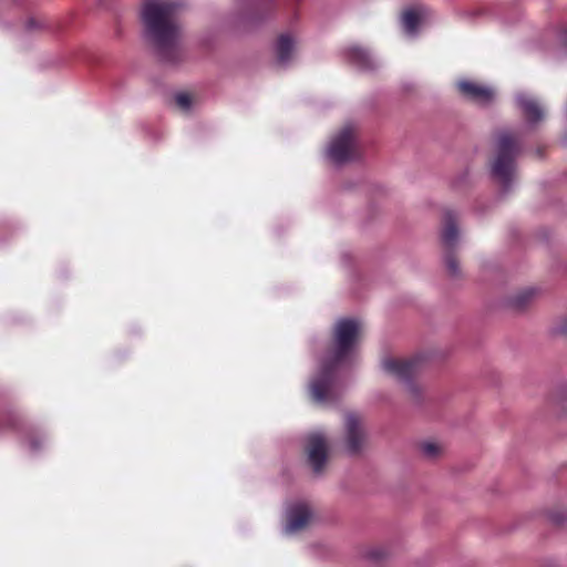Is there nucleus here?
<instances>
[{"label": "nucleus", "instance_id": "nucleus-1", "mask_svg": "<svg viewBox=\"0 0 567 567\" xmlns=\"http://www.w3.org/2000/svg\"><path fill=\"white\" fill-rule=\"evenodd\" d=\"M361 323L353 318H341L334 323L330 350L321 359L309 380V393L313 402L330 406L339 402L346 385L341 373L357 360Z\"/></svg>", "mask_w": 567, "mask_h": 567}, {"label": "nucleus", "instance_id": "nucleus-2", "mask_svg": "<svg viewBox=\"0 0 567 567\" xmlns=\"http://www.w3.org/2000/svg\"><path fill=\"white\" fill-rule=\"evenodd\" d=\"M178 8L173 0H146L142 8L146 39L157 56L169 64L184 58L182 30L175 18Z\"/></svg>", "mask_w": 567, "mask_h": 567}, {"label": "nucleus", "instance_id": "nucleus-3", "mask_svg": "<svg viewBox=\"0 0 567 567\" xmlns=\"http://www.w3.org/2000/svg\"><path fill=\"white\" fill-rule=\"evenodd\" d=\"M520 151L518 137L509 132L502 131L495 140V157L491 163L493 177L507 192L514 182L516 172V157Z\"/></svg>", "mask_w": 567, "mask_h": 567}, {"label": "nucleus", "instance_id": "nucleus-4", "mask_svg": "<svg viewBox=\"0 0 567 567\" xmlns=\"http://www.w3.org/2000/svg\"><path fill=\"white\" fill-rule=\"evenodd\" d=\"M326 153L336 165L355 159L358 157V144L354 126L347 124L336 133L329 142Z\"/></svg>", "mask_w": 567, "mask_h": 567}, {"label": "nucleus", "instance_id": "nucleus-5", "mask_svg": "<svg viewBox=\"0 0 567 567\" xmlns=\"http://www.w3.org/2000/svg\"><path fill=\"white\" fill-rule=\"evenodd\" d=\"M460 237L457 227V214L452 209H446L443 213L441 240L444 247L445 266L451 276L460 275L458 261L453 255Z\"/></svg>", "mask_w": 567, "mask_h": 567}, {"label": "nucleus", "instance_id": "nucleus-6", "mask_svg": "<svg viewBox=\"0 0 567 567\" xmlns=\"http://www.w3.org/2000/svg\"><path fill=\"white\" fill-rule=\"evenodd\" d=\"M382 369L390 375L409 385L411 391L414 386L411 383L412 378L419 372L420 360L417 358H385L382 360Z\"/></svg>", "mask_w": 567, "mask_h": 567}, {"label": "nucleus", "instance_id": "nucleus-7", "mask_svg": "<svg viewBox=\"0 0 567 567\" xmlns=\"http://www.w3.org/2000/svg\"><path fill=\"white\" fill-rule=\"evenodd\" d=\"M284 534L293 535L303 530L312 518V511L306 502L297 501L286 507Z\"/></svg>", "mask_w": 567, "mask_h": 567}, {"label": "nucleus", "instance_id": "nucleus-8", "mask_svg": "<svg viewBox=\"0 0 567 567\" xmlns=\"http://www.w3.org/2000/svg\"><path fill=\"white\" fill-rule=\"evenodd\" d=\"M308 462L316 474H320L326 465L328 446L324 435L313 432L308 436L307 444Z\"/></svg>", "mask_w": 567, "mask_h": 567}, {"label": "nucleus", "instance_id": "nucleus-9", "mask_svg": "<svg viewBox=\"0 0 567 567\" xmlns=\"http://www.w3.org/2000/svg\"><path fill=\"white\" fill-rule=\"evenodd\" d=\"M365 432L361 420L353 413H348L344 417V444L350 454L358 453L364 443Z\"/></svg>", "mask_w": 567, "mask_h": 567}, {"label": "nucleus", "instance_id": "nucleus-10", "mask_svg": "<svg viewBox=\"0 0 567 567\" xmlns=\"http://www.w3.org/2000/svg\"><path fill=\"white\" fill-rule=\"evenodd\" d=\"M276 64L280 68L289 66L297 58L298 42L290 33H282L274 45Z\"/></svg>", "mask_w": 567, "mask_h": 567}, {"label": "nucleus", "instance_id": "nucleus-11", "mask_svg": "<svg viewBox=\"0 0 567 567\" xmlns=\"http://www.w3.org/2000/svg\"><path fill=\"white\" fill-rule=\"evenodd\" d=\"M457 87L466 99L478 104H488L494 99V91L491 87L471 81H460Z\"/></svg>", "mask_w": 567, "mask_h": 567}, {"label": "nucleus", "instance_id": "nucleus-12", "mask_svg": "<svg viewBox=\"0 0 567 567\" xmlns=\"http://www.w3.org/2000/svg\"><path fill=\"white\" fill-rule=\"evenodd\" d=\"M516 102L530 126L536 125L544 118L545 112L534 97L519 93L516 96Z\"/></svg>", "mask_w": 567, "mask_h": 567}, {"label": "nucleus", "instance_id": "nucleus-13", "mask_svg": "<svg viewBox=\"0 0 567 567\" xmlns=\"http://www.w3.org/2000/svg\"><path fill=\"white\" fill-rule=\"evenodd\" d=\"M346 58L351 64L363 71L374 70L378 66V61L372 53L361 47L348 48Z\"/></svg>", "mask_w": 567, "mask_h": 567}, {"label": "nucleus", "instance_id": "nucleus-14", "mask_svg": "<svg viewBox=\"0 0 567 567\" xmlns=\"http://www.w3.org/2000/svg\"><path fill=\"white\" fill-rule=\"evenodd\" d=\"M537 293L538 290L535 288L519 290L509 298L508 306L517 311L524 310L535 300Z\"/></svg>", "mask_w": 567, "mask_h": 567}, {"label": "nucleus", "instance_id": "nucleus-15", "mask_svg": "<svg viewBox=\"0 0 567 567\" xmlns=\"http://www.w3.org/2000/svg\"><path fill=\"white\" fill-rule=\"evenodd\" d=\"M421 20V14L415 9H408L402 13L401 23L404 32L414 37L417 32V27Z\"/></svg>", "mask_w": 567, "mask_h": 567}, {"label": "nucleus", "instance_id": "nucleus-16", "mask_svg": "<svg viewBox=\"0 0 567 567\" xmlns=\"http://www.w3.org/2000/svg\"><path fill=\"white\" fill-rule=\"evenodd\" d=\"M421 453L427 458H435L440 455L442 447L434 442H423L420 445Z\"/></svg>", "mask_w": 567, "mask_h": 567}, {"label": "nucleus", "instance_id": "nucleus-17", "mask_svg": "<svg viewBox=\"0 0 567 567\" xmlns=\"http://www.w3.org/2000/svg\"><path fill=\"white\" fill-rule=\"evenodd\" d=\"M175 101H176V104L183 110V111H188L190 109V105H192V99L188 94L186 93H178L176 96H175Z\"/></svg>", "mask_w": 567, "mask_h": 567}, {"label": "nucleus", "instance_id": "nucleus-18", "mask_svg": "<svg viewBox=\"0 0 567 567\" xmlns=\"http://www.w3.org/2000/svg\"><path fill=\"white\" fill-rule=\"evenodd\" d=\"M43 443H44V437H42V436L35 437L32 435L29 437V447L32 452L39 451Z\"/></svg>", "mask_w": 567, "mask_h": 567}, {"label": "nucleus", "instance_id": "nucleus-19", "mask_svg": "<svg viewBox=\"0 0 567 567\" xmlns=\"http://www.w3.org/2000/svg\"><path fill=\"white\" fill-rule=\"evenodd\" d=\"M566 513L565 512H558V513H553L550 515V519L555 523V524H563L565 520H566Z\"/></svg>", "mask_w": 567, "mask_h": 567}, {"label": "nucleus", "instance_id": "nucleus-20", "mask_svg": "<svg viewBox=\"0 0 567 567\" xmlns=\"http://www.w3.org/2000/svg\"><path fill=\"white\" fill-rule=\"evenodd\" d=\"M368 556L371 558V559H374V560H378V559H381L385 556V553L383 549H380V548H377V549H372L369 551Z\"/></svg>", "mask_w": 567, "mask_h": 567}, {"label": "nucleus", "instance_id": "nucleus-21", "mask_svg": "<svg viewBox=\"0 0 567 567\" xmlns=\"http://www.w3.org/2000/svg\"><path fill=\"white\" fill-rule=\"evenodd\" d=\"M560 42H561L565 51L567 52V27L564 28L560 32Z\"/></svg>", "mask_w": 567, "mask_h": 567}, {"label": "nucleus", "instance_id": "nucleus-22", "mask_svg": "<svg viewBox=\"0 0 567 567\" xmlns=\"http://www.w3.org/2000/svg\"><path fill=\"white\" fill-rule=\"evenodd\" d=\"M557 330L560 333H567V327H558Z\"/></svg>", "mask_w": 567, "mask_h": 567}, {"label": "nucleus", "instance_id": "nucleus-23", "mask_svg": "<svg viewBox=\"0 0 567 567\" xmlns=\"http://www.w3.org/2000/svg\"><path fill=\"white\" fill-rule=\"evenodd\" d=\"M29 27H30V28H32V27H33V21H32V20H30V21H29Z\"/></svg>", "mask_w": 567, "mask_h": 567}]
</instances>
